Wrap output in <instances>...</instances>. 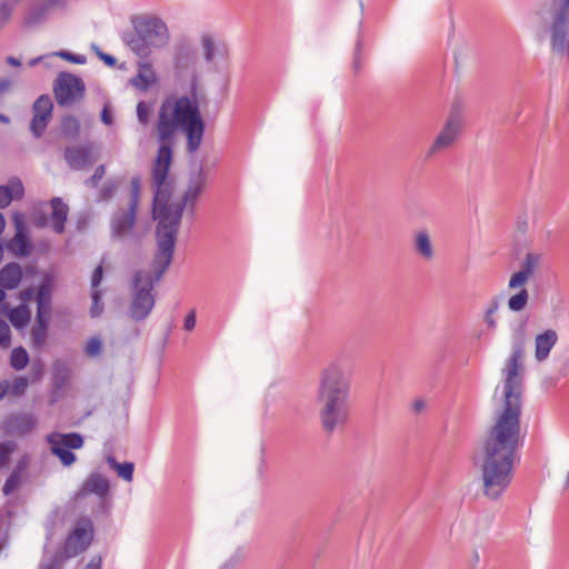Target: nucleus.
Wrapping results in <instances>:
<instances>
[{
	"instance_id": "obj_1",
	"label": "nucleus",
	"mask_w": 569,
	"mask_h": 569,
	"mask_svg": "<svg viewBox=\"0 0 569 569\" xmlns=\"http://www.w3.org/2000/svg\"><path fill=\"white\" fill-rule=\"evenodd\" d=\"M179 129L183 130L187 136L188 151L196 152L202 141L204 123L197 100L187 96L176 100H164L158 111L156 124L157 140L160 147L152 164V214L158 220L156 230L157 247H159L158 260L163 267L170 266L172 262L183 209L188 207L191 212L193 211L206 182V174L200 167L197 177L190 180L182 200L177 203L169 202L171 186L167 181V177L172 161L174 137Z\"/></svg>"
},
{
	"instance_id": "obj_2",
	"label": "nucleus",
	"mask_w": 569,
	"mask_h": 569,
	"mask_svg": "<svg viewBox=\"0 0 569 569\" xmlns=\"http://www.w3.org/2000/svg\"><path fill=\"white\" fill-rule=\"evenodd\" d=\"M527 335L525 327L516 328L511 337V353L502 369L503 381L495 390V421L480 443L476 459L481 467L483 493L497 500L512 480L513 466L522 441L520 436L521 373Z\"/></svg>"
},
{
	"instance_id": "obj_3",
	"label": "nucleus",
	"mask_w": 569,
	"mask_h": 569,
	"mask_svg": "<svg viewBox=\"0 0 569 569\" xmlns=\"http://www.w3.org/2000/svg\"><path fill=\"white\" fill-rule=\"evenodd\" d=\"M350 376L338 362L325 367L319 376L316 401L323 430L332 433L349 418Z\"/></svg>"
},
{
	"instance_id": "obj_4",
	"label": "nucleus",
	"mask_w": 569,
	"mask_h": 569,
	"mask_svg": "<svg viewBox=\"0 0 569 569\" xmlns=\"http://www.w3.org/2000/svg\"><path fill=\"white\" fill-rule=\"evenodd\" d=\"M159 247L152 261V272L138 270L131 281V297L128 309L129 317L134 321H142L151 313L156 298L152 293L154 284L162 278L170 266L163 267L158 260Z\"/></svg>"
},
{
	"instance_id": "obj_5",
	"label": "nucleus",
	"mask_w": 569,
	"mask_h": 569,
	"mask_svg": "<svg viewBox=\"0 0 569 569\" xmlns=\"http://www.w3.org/2000/svg\"><path fill=\"white\" fill-rule=\"evenodd\" d=\"M166 22L158 17H142L133 21V32L122 37L123 42L140 58H147L152 50L163 49L170 42Z\"/></svg>"
},
{
	"instance_id": "obj_6",
	"label": "nucleus",
	"mask_w": 569,
	"mask_h": 569,
	"mask_svg": "<svg viewBox=\"0 0 569 569\" xmlns=\"http://www.w3.org/2000/svg\"><path fill=\"white\" fill-rule=\"evenodd\" d=\"M551 47L569 56V0H556L551 7Z\"/></svg>"
},
{
	"instance_id": "obj_7",
	"label": "nucleus",
	"mask_w": 569,
	"mask_h": 569,
	"mask_svg": "<svg viewBox=\"0 0 569 569\" xmlns=\"http://www.w3.org/2000/svg\"><path fill=\"white\" fill-rule=\"evenodd\" d=\"M53 93L60 107H70L83 99L86 84L81 78L62 71L53 82Z\"/></svg>"
},
{
	"instance_id": "obj_8",
	"label": "nucleus",
	"mask_w": 569,
	"mask_h": 569,
	"mask_svg": "<svg viewBox=\"0 0 569 569\" xmlns=\"http://www.w3.org/2000/svg\"><path fill=\"white\" fill-rule=\"evenodd\" d=\"M47 441L51 446V452L57 456L66 467L76 461V455L71 449H80L83 446V439L79 433H59L52 432L47 436Z\"/></svg>"
},
{
	"instance_id": "obj_9",
	"label": "nucleus",
	"mask_w": 569,
	"mask_h": 569,
	"mask_svg": "<svg viewBox=\"0 0 569 569\" xmlns=\"http://www.w3.org/2000/svg\"><path fill=\"white\" fill-rule=\"evenodd\" d=\"M199 59L196 49L187 42L179 43L174 50L173 68L180 79L189 78L193 84L199 78Z\"/></svg>"
},
{
	"instance_id": "obj_10",
	"label": "nucleus",
	"mask_w": 569,
	"mask_h": 569,
	"mask_svg": "<svg viewBox=\"0 0 569 569\" xmlns=\"http://www.w3.org/2000/svg\"><path fill=\"white\" fill-rule=\"evenodd\" d=\"M92 539V522L89 519H81L67 537L62 550L67 553V557L73 558L86 551Z\"/></svg>"
},
{
	"instance_id": "obj_11",
	"label": "nucleus",
	"mask_w": 569,
	"mask_h": 569,
	"mask_svg": "<svg viewBox=\"0 0 569 569\" xmlns=\"http://www.w3.org/2000/svg\"><path fill=\"white\" fill-rule=\"evenodd\" d=\"M12 221L14 226V236L7 242L8 251L16 257H29L32 252L33 246L28 236V228L26 216L21 212H13Z\"/></svg>"
},
{
	"instance_id": "obj_12",
	"label": "nucleus",
	"mask_w": 569,
	"mask_h": 569,
	"mask_svg": "<svg viewBox=\"0 0 569 569\" xmlns=\"http://www.w3.org/2000/svg\"><path fill=\"white\" fill-rule=\"evenodd\" d=\"M461 130V120L458 114H450L443 128L437 134L430 148L427 151V157L431 158L435 154L450 148L457 140Z\"/></svg>"
},
{
	"instance_id": "obj_13",
	"label": "nucleus",
	"mask_w": 569,
	"mask_h": 569,
	"mask_svg": "<svg viewBox=\"0 0 569 569\" xmlns=\"http://www.w3.org/2000/svg\"><path fill=\"white\" fill-rule=\"evenodd\" d=\"M53 103L48 94H41L32 106L30 131L34 138H40L52 118Z\"/></svg>"
},
{
	"instance_id": "obj_14",
	"label": "nucleus",
	"mask_w": 569,
	"mask_h": 569,
	"mask_svg": "<svg viewBox=\"0 0 569 569\" xmlns=\"http://www.w3.org/2000/svg\"><path fill=\"white\" fill-rule=\"evenodd\" d=\"M542 259V254L538 252H528L521 264L520 270L512 273L508 281V289H517L528 283L529 279L537 271Z\"/></svg>"
},
{
	"instance_id": "obj_15",
	"label": "nucleus",
	"mask_w": 569,
	"mask_h": 569,
	"mask_svg": "<svg viewBox=\"0 0 569 569\" xmlns=\"http://www.w3.org/2000/svg\"><path fill=\"white\" fill-rule=\"evenodd\" d=\"M138 200L133 194L129 208L127 210L120 209L112 218V234L117 238H123L132 230L136 221Z\"/></svg>"
},
{
	"instance_id": "obj_16",
	"label": "nucleus",
	"mask_w": 569,
	"mask_h": 569,
	"mask_svg": "<svg viewBox=\"0 0 569 569\" xmlns=\"http://www.w3.org/2000/svg\"><path fill=\"white\" fill-rule=\"evenodd\" d=\"M200 44L203 60L208 64H213L216 60L224 59L227 56V46L209 32L200 36Z\"/></svg>"
},
{
	"instance_id": "obj_17",
	"label": "nucleus",
	"mask_w": 569,
	"mask_h": 569,
	"mask_svg": "<svg viewBox=\"0 0 569 569\" xmlns=\"http://www.w3.org/2000/svg\"><path fill=\"white\" fill-rule=\"evenodd\" d=\"M64 160L73 170L84 169L93 162L90 146H71L64 149Z\"/></svg>"
},
{
	"instance_id": "obj_18",
	"label": "nucleus",
	"mask_w": 569,
	"mask_h": 569,
	"mask_svg": "<svg viewBox=\"0 0 569 569\" xmlns=\"http://www.w3.org/2000/svg\"><path fill=\"white\" fill-rule=\"evenodd\" d=\"M558 333L553 329H547L535 338V359L537 362H545L558 342Z\"/></svg>"
},
{
	"instance_id": "obj_19",
	"label": "nucleus",
	"mask_w": 569,
	"mask_h": 569,
	"mask_svg": "<svg viewBox=\"0 0 569 569\" xmlns=\"http://www.w3.org/2000/svg\"><path fill=\"white\" fill-rule=\"evenodd\" d=\"M36 427L37 419L31 413L13 415L6 422L7 431L17 436H26L32 432Z\"/></svg>"
},
{
	"instance_id": "obj_20",
	"label": "nucleus",
	"mask_w": 569,
	"mask_h": 569,
	"mask_svg": "<svg viewBox=\"0 0 569 569\" xmlns=\"http://www.w3.org/2000/svg\"><path fill=\"white\" fill-rule=\"evenodd\" d=\"M157 82V76L150 62H140L138 64L137 74L130 79V83L141 90L147 91L152 84Z\"/></svg>"
},
{
	"instance_id": "obj_21",
	"label": "nucleus",
	"mask_w": 569,
	"mask_h": 569,
	"mask_svg": "<svg viewBox=\"0 0 569 569\" xmlns=\"http://www.w3.org/2000/svg\"><path fill=\"white\" fill-rule=\"evenodd\" d=\"M22 279L21 266L17 262H10L0 269V287L3 289H16Z\"/></svg>"
},
{
	"instance_id": "obj_22",
	"label": "nucleus",
	"mask_w": 569,
	"mask_h": 569,
	"mask_svg": "<svg viewBox=\"0 0 569 569\" xmlns=\"http://www.w3.org/2000/svg\"><path fill=\"white\" fill-rule=\"evenodd\" d=\"M109 481L101 473H91L83 483V491L94 493L100 498H104L109 492Z\"/></svg>"
},
{
	"instance_id": "obj_23",
	"label": "nucleus",
	"mask_w": 569,
	"mask_h": 569,
	"mask_svg": "<svg viewBox=\"0 0 569 569\" xmlns=\"http://www.w3.org/2000/svg\"><path fill=\"white\" fill-rule=\"evenodd\" d=\"M50 317L36 316V323L31 329L32 345L36 349L41 350L48 338Z\"/></svg>"
},
{
	"instance_id": "obj_24",
	"label": "nucleus",
	"mask_w": 569,
	"mask_h": 569,
	"mask_svg": "<svg viewBox=\"0 0 569 569\" xmlns=\"http://www.w3.org/2000/svg\"><path fill=\"white\" fill-rule=\"evenodd\" d=\"M23 186L19 179H11L9 184L0 186V209L8 207L13 199L23 196Z\"/></svg>"
},
{
	"instance_id": "obj_25",
	"label": "nucleus",
	"mask_w": 569,
	"mask_h": 569,
	"mask_svg": "<svg viewBox=\"0 0 569 569\" xmlns=\"http://www.w3.org/2000/svg\"><path fill=\"white\" fill-rule=\"evenodd\" d=\"M51 207L52 228L57 233H62L64 231V222L67 221L69 208L60 198H53L51 200Z\"/></svg>"
},
{
	"instance_id": "obj_26",
	"label": "nucleus",
	"mask_w": 569,
	"mask_h": 569,
	"mask_svg": "<svg viewBox=\"0 0 569 569\" xmlns=\"http://www.w3.org/2000/svg\"><path fill=\"white\" fill-rule=\"evenodd\" d=\"M415 252L426 260H431L435 256L430 236L427 231H418L413 240Z\"/></svg>"
},
{
	"instance_id": "obj_27",
	"label": "nucleus",
	"mask_w": 569,
	"mask_h": 569,
	"mask_svg": "<svg viewBox=\"0 0 569 569\" xmlns=\"http://www.w3.org/2000/svg\"><path fill=\"white\" fill-rule=\"evenodd\" d=\"M51 312V290L49 284L42 283L37 293V315L50 317Z\"/></svg>"
},
{
	"instance_id": "obj_28",
	"label": "nucleus",
	"mask_w": 569,
	"mask_h": 569,
	"mask_svg": "<svg viewBox=\"0 0 569 569\" xmlns=\"http://www.w3.org/2000/svg\"><path fill=\"white\" fill-rule=\"evenodd\" d=\"M108 466L117 472V475L124 481L131 482L133 479L134 465L133 462L120 463L113 456L106 458Z\"/></svg>"
},
{
	"instance_id": "obj_29",
	"label": "nucleus",
	"mask_w": 569,
	"mask_h": 569,
	"mask_svg": "<svg viewBox=\"0 0 569 569\" xmlns=\"http://www.w3.org/2000/svg\"><path fill=\"white\" fill-rule=\"evenodd\" d=\"M8 318L14 328L22 329L30 321V312L26 305H20L9 311Z\"/></svg>"
},
{
	"instance_id": "obj_30",
	"label": "nucleus",
	"mask_w": 569,
	"mask_h": 569,
	"mask_svg": "<svg viewBox=\"0 0 569 569\" xmlns=\"http://www.w3.org/2000/svg\"><path fill=\"white\" fill-rule=\"evenodd\" d=\"M516 290H518V292L512 295L508 299L507 305H508V308H509L510 311H512V312H520L528 305L529 292H528V290L526 289L525 286L520 287V288H517Z\"/></svg>"
},
{
	"instance_id": "obj_31",
	"label": "nucleus",
	"mask_w": 569,
	"mask_h": 569,
	"mask_svg": "<svg viewBox=\"0 0 569 569\" xmlns=\"http://www.w3.org/2000/svg\"><path fill=\"white\" fill-rule=\"evenodd\" d=\"M48 12L49 4H38L28 11L24 18V22L29 27L39 24L46 20Z\"/></svg>"
},
{
	"instance_id": "obj_32",
	"label": "nucleus",
	"mask_w": 569,
	"mask_h": 569,
	"mask_svg": "<svg viewBox=\"0 0 569 569\" xmlns=\"http://www.w3.org/2000/svg\"><path fill=\"white\" fill-rule=\"evenodd\" d=\"M61 131L68 139H77L80 132V122L73 116H66L61 120Z\"/></svg>"
},
{
	"instance_id": "obj_33",
	"label": "nucleus",
	"mask_w": 569,
	"mask_h": 569,
	"mask_svg": "<svg viewBox=\"0 0 569 569\" xmlns=\"http://www.w3.org/2000/svg\"><path fill=\"white\" fill-rule=\"evenodd\" d=\"M29 362V355L23 347H17L11 351L10 366L14 370H22Z\"/></svg>"
},
{
	"instance_id": "obj_34",
	"label": "nucleus",
	"mask_w": 569,
	"mask_h": 569,
	"mask_svg": "<svg viewBox=\"0 0 569 569\" xmlns=\"http://www.w3.org/2000/svg\"><path fill=\"white\" fill-rule=\"evenodd\" d=\"M17 443L12 440L0 442V468L6 467L10 460V456L16 451Z\"/></svg>"
},
{
	"instance_id": "obj_35",
	"label": "nucleus",
	"mask_w": 569,
	"mask_h": 569,
	"mask_svg": "<svg viewBox=\"0 0 569 569\" xmlns=\"http://www.w3.org/2000/svg\"><path fill=\"white\" fill-rule=\"evenodd\" d=\"M29 386V379L23 376H19L13 379V381L9 382V392L14 397H20L24 395L27 388Z\"/></svg>"
},
{
	"instance_id": "obj_36",
	"label": "nucleus",
	"mask_w": 569,
	"mask_h": 569,
	"mask_svg": "<svg viewBox=\"0 0 569 569\" xmlns=\"http://www.w3.org/2000/svg\"><path fill=\"white\" fill-rule=\"evenodd\" d=\"M499 309V301L497 299H492L488 305L485 312V322L489 329L495 330L497 328L496 312Z\"/></svg>"
},
{
	"instance_id": "obj_37",
	"label": "nucleus",
	"mask_w": 569,
	"mask_h": 569,
	"mask_svg": "<svg viewBox=\"0 0 569 569\" xmlns=\"http://www.w3.org/2000/svg\"><path fill=\"white\" fill-rule=\"evenodd\" d=\"M102 352V340L99 337H91L84 347V353L89 358L99 357Z\"/></svg>"
},
{
	"instance_id": "obj_38",
	"label": "nucleus",
	"mask_w": 569,
	"mask_h": 569,
	"mask_svg": "<svg viewBox=\"0 0 569 569\" xmlns=\"http://www.w3.org/2000/svg\"><path fill=\"white\" fill-rule=\"evenodd\" d=\"M102 291L101 290H91V307H90V316L92 318H98L103 312V302L101 300Z\"/></svg>"
},
{
	"instance_id": "obj_39",
	"label": "nucleus",
	"mask_w": 569,
	"mask_h": 569,
	"mask_svg": "<svg viewBox=\"0 0 569 569\" xmlns=\"http://www.w3.org/2000/svg\"><path fill=\"white\" fill-rule=\"evenodd\" d=\"M68 559H70V557H67V553L61 549L57 551L41 569H60Z\"/></svg>"
},
{
	"instance_id": "obj_40",
	"label": "nucleus",
	"mask_w": 569,
	"mask_h": 569,
	"mask_svg": "<svg viewBox=\"0 0 569 569\" xmlns=\"http://www.w3.org/2000/svg\"><path fill=\"white\" fill-rule=\"evenodd\" d=\"M21 479H22L21 476L11 472L3 485V488H2L3 495L9 496L14 490H17L19 488V486L21 485Z\"/></svg>"
},
{
	"instance_id": "obj_41",
	"label": "nucleus",
	"mask_w": 569,
	"mask_h": 569,
	"mask_svg": "<svg viewBox=\"0 0 569 569\" xmlns=\"http://www.w3.org/2000/svg\"><path fill=\"white\" fill-rule=\"evenodd\" d=\"M52 56L60 57L69 62L77 63V64H84L87 61V58L83 54H73L69 51H63V50L54 52V53H52Z\"/></svg>"
},
{
	"instance_id": "obj_42",
	"label": "nucleus",
	"mask_w": 569,
	"mask_h": 569,
	"mask_svg": "<svg viewBox=\"0 0 569 569\" xmlns=\"http://www.w3.org/2000/svg\"><path fill=\"white\" fill-rule=\"evenodd\" d=\"M11 343V331L9 325L0 319V346L2 348H8Z\"/></svg>"
},
{
	"instance_id": "obj_43",
	"label": "nucleus",
	"mask_w": 569,
	"mask_h": 569,
	"mask_svg": "<svg viewBox=\"0 0 569 569\" xmlns=\"http://www.w3.org/2000/svg\"><path fill=\"white\" fill-rule=\"evenodd\" d=\"M362 46H363L362 39L358 38L357 42H356V48H355V52H353V61H352V68H353L355 72H359L362 67V60H361Z\"/></svg>"
},
{
	"instance_id": "obj_44",
	"label": "nucleus",
	"mask_w": 569,
	"mask_h": 569,
	"mask_svg": "<svg viewBox=\"0 0 569 569\" xmlns=\"http://www.w3.org/2000/svg\"><path fill=\"white\" fill-rule=\"evenodd\" d=\"M150 108L144 101H139L137 104L138 121L146 126L149 122Z\"/></svg>"
},
{
	"instance_id": "obj_45",
	"label": "nucleus",
	"mask_w": 569,
	"mask_h": 569,
	"mask_svg": "<svg viewBox=\"0 0 569 569\" xmlns=\"http://www.w3.org/2000/svg\"><path fill=\"white\" fill-rule=\"evenodd\" d=\"M106 173V168L103 164H100L96 168L94 173L86 180V184L90 187H97L99 181L103 178Z\"/></svg>"
},
{
	"instance_id": "obj_46",
	"label": "nucleus",
	"mask_w": 569,
	"mask_h": 569,
	"mask_svg": "<svg viewBox=\"0 0 569 569\" xmlns=\"http://www.w3.org/2000/svg\"><path fill=\"white\" fill-rule=\"evenodd\" d=\"M102 277H103V269H102V266L100 264L94 269L92 277H91V289L92 290H99L98 287L102 281Z\"/></svg>"
},
{
	"instance_id": "obj_47",
	"label": "nucleus",
	"mask_w": 569,
	"mask_h": 569,
	"mask_svg": "<svg viewBox=\"0 0 569 569\" xmlns=\"http://www.w3.org/2000/svg\"><path fill=\"white\" fill-rule=\"evenodd\" d=\"M117 189V183L107 182L100 191V197L104 200L111 198Z\"/></svg>"
},
{
	"instance_id": "obj_48",
	"label": "nucleus",
	"mask_w": 569,
	"mask_h": 569,
	"mask_svg": "<svg viewBox=\"0 0 569 569\" xmlns=\"http://www.w3.org/2000/svg\"><path fill=\"white\" fill-rule=\"evenodd\" d=\"M28 465H29V458L27 456H24L18 461V463L14 467L12 472L22 477Z\"/></svg>"
},
{
	"instance_id": "obj_49",
	"label": "nucleus",
	"mask_w": 569,
	"mask_h": 569,
	"mask_svg": "<svg viewBox=\"0 0 569 569\" xmlns=\"http://www.w3.org/2000/svg\"><path fill=\"white\" fill-rule=\"evenodd\" d=\"M196 326V312L192 310L191 312H189L184 319V323H183V328L187 330V331H191L193 330Z\"/></svg>"
},
{
	"instance_id": "obj_50",
	"label": "nucleus",
	"mask_w": 569,
	"mask_h": 569,
	"mask_svg": "<svg viewBox=\"0 0 569 569\" xmlns=\"http://www.w3.org/2000/svg\"><path fill=\"white\" fill-rule=\"evenodd\" d=\"M101 120L104 124L111 126L113 123L112 113L109 107L104 106L101 111Z\"/></svg>"
},
{
	"instance_id": "obj_51",
	"label": "nucleus",
	"mask_w": 569,
	"mask_h": 569,
	"mask_svg": "<svg viewBox=\"0 0 569 569\" xmlns=\"http://www.w3.org/2000/svg\"><path fill=\"white\" fill-rule=\"evenodd\" d=\"M12 87V81L8 78L0 79V96L4 94Z\"/></svg>"
},
{
	"instance_id": "obj_52",
	"label": "nucleus",
	"mask_w": 569,
	"mask_h": 569,
	"mask_svg": "<svg viewBox=\"0 0 569 569\" xmlns=\"http://www.w3.org/2000/svg\"><path fill=\"white\" fill-rule=\"evenodd\" d=\"M101 557H93L84 569H101Z\"/></svg>"
},
{
	"instance_id": "obj_53",
	"label": "nucleus",
	"mask_w": 569,
	"mask_h": 569,
	"mask_svg": "<svg viewBox=\"0 0 569 569\" xmlns=\"http://www.w3.org/2000/svg\"><path fill=\"white\" fill-rule=\"evenodd\" d=\"M0 14L3 19V21H7L11 14V8L8 6V3H3L0 9Z\"/></svg>"
},
{
	"instance_id": "obj_54",
	"label": "nucleus",
	"mask_w": 569,
	"mask_h": 569,
	"mask_svg": "<svg viewBox=\"0 0 569 569\" xmlns=\"http://www.w3.org/2000/svg\"><path fill=\"white\" fill-rule=\"evenodd\" d=\"M99 56L110 67H113L117 62L116 58L110 54L100 52Z\"/></svg>"
},
{
	"instance_id": "obj_55",
	"label": "nucleus",
	"mask_w": 569,
	"mask_h": 569,
	"mask_svg": "<svg viewBox=\"0 0 569 569\" xmlns=\"http://www.w3.org/2000/svg\"><path fill=\"white\" fill-rule=\"evenodd\" d=\"M9 392V381H0V400Z\"/></svg>"
},
{
	"instance_id": "obj_56",
	"label": "nucleus",
	"mask_w": 569,
	"mask_h": 569,
	"mask_svg": "<svg viewBox=\"0 0 569 569\" xmlns=\"http://www.w3.org/2000/svg\"><path fill=\"white\" fill-rule=\"evenodd\" d=\"M51 57H53V56L52 54H48V56H39L37 58H33V59H31L29 61V66L30 67H34V66L39 64L41 61H44V60H47V59H49Z\"/></svg>"
},
{
	"instance_id": "obj_57",
	"label": "nucleus",
	"mask_w": 569,
	"mask_h": 569,
	"mask_svg": "<svg viewBox=\"0 0 569 569\" xmlns=\"http://www.w3.org/2000/svg\"><path fill=\"white\" fill-rule=\"evenodd\" d=\"M31 370H32V375H33L34 379H39L41 377V375H42L41 365H38V366L33 365Z\"/></svg>"
},
{
	"instance_id": "obj_58",
	"label": "nucleus",
	"mask_w": 569,
	"mask_h": 569,
	"mask_svg": "<svg viewBox=\"0 0 569 569\" xmlns=\"http://www.w3.org/2000/svg\"><path fill=\"white\" fill-rule=\"evenodd\" d=\"M6 61H7L8 64L13 66V67H20L21 66V61L18 58L12 57V56H9L6 59Z\"/></svg>"
},
{
	"instance_id": "obj_59",
	"label": "nucleus",
	"mask_w": 569,
	"mask_h": 569,
	"mask_svg": "<svg viewBox=\"0 0 569 569\" xmlns=\"http://www.w3.org/2000/svg\"><path fill=\"white\" fill-rule=\"evenodd\" d=\"M63 3H64L63 0H47V2L44 4H49V10H50L51 8L63 6Z\"/></svg>"
},
{
	"instance_id": "obj_60",
	"label": "nucleus",
	"mask_w": 569,
	"mask_h": 569,
	"mask_svg": "<svg viewBox=\"0 0 569 569\" xmlns=\"http://www.w3.org/2000/svg\"><path fill=\"white\" fill-rule=\"evenodd\" d=\"M234 566H236V561H233L232 559H230L229 561H227V562L221 567V569H232Z\"/></svg>"
},
{
	"instance_id": "obj_61",
	"label": "nucleus",
	"mask_w": 569,
	"mask_h": 569,
	"mask_svg": "<svg viewBox=\"0 0 569 569\" xmlns=\"http://www.w3.org/2000/svg\"><path fill=\"white\" fill-rule=\"evenodd\" d=\"M4 228H6V220H4L3 214L0 212V236L2 234Z\"/></svg>"
},
{
	"instance_id": "obj_62",
	"label": "nucleus",
	"mask_w": 569,
	"mask_h": 569,
	"mask_svg": "<svg viewBox=\"0 0 569 569\" xmlns=\"http://www.w3.org/2000/svg\"><path fill=\"white\" fill-rule=\"evenodd\" d=\"M413 406L416 411H420L425 407V402L422 400H417Z\"/></svg>"
},
{
	"instance_id": "obj_63",
	"label": "nucleus",
	"mask_w": 569,
	"mask_h": 569,
	"mask_svg": "<svg viewBox=\"0 0 569 569\" xmlns=\"http://www.w3.org/2000/svg\"><path fill=\"white\" fill-rule=\"evenodd\" d=\"M0 122L8 124L10 122V118L6 114L0 113Z\"/></svg>"
},
{
	"instance_id": "obj_64",
	"label": "nucleus",
	"mask_w": 569,
	"mask_h": 569,
	"mask_svg": "<svg viewBox=\"0 0 569 569\" xmlns=\"http://www.w3.org/2000/svg\"><path fill=\"white\" fill-rule=\"evenodd\" d=\"M31 295H32V291H31V290H24V291L22 292V298H23V299H28V298H30V296H31Z\"/></svg>"
}]
</instances>
